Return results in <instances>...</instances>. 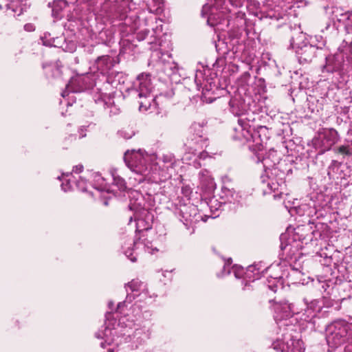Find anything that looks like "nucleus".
<instances>
[{"instance_id": "nucleus-23", "label": "nucleus", "mask_w": 352, "mask_h": 352, "mask_svg": "<svg viewBox=\"0 0 352 352\" xmlns=\"http://www.w3.org/2000/svg\"><path fill=\"white\" fill-rule=\"evenodd\" d=\"M111 316H112V314L110 312H108L106 314L107 321H108V322H105L106 327H105L104 332L103 333L104 336L102 337V338H105L106 340L104 342H102L100 343V346L102 348H104L106 346V344L110 345V344H111L110 342L107 341L108 340L107 337L109 336V335L112 334V329L115 328L114 324H115V323H116V319L111 318Z\"/></svg>"}, {"instance_id": "nucleus-37", "label": "nucleus", "mask_w": 352, "mask_h": 352, "mask_svg": "<svg viewBox=\"0 0 352 352\" xmlns=\"http://www.w3.org/2000/svg\"><path fill=\"white\" fill-rule=\"evenodd\" d=\"M232 271L234 274V276L236 278H239L241 276V274L243 273V269H241L239 267H237L236 265L233 266L232 268Z\"/></svg>"}, {"instance_id": "nucleus-36", "label": "nucleus", "mask_w": 352, "mask_h": 352, "mask_svg": "<svg viewBox=\"0 0 352 352\" xmlns=\"http://www.w3.org/2000/svg\"><path fill=\"white\" fill-rule=\"evenodd\" d=\"M300 272L298 270H297L294 268H292L291 270V272H289L287 276V278L289 279V281L292 282V283H296V281L292 278V276H296V275H300Z\"/></svg>"}, {"instance_id": "nucleus-55", "label": "nucleus", "mask_w": 352, "mask_h": 352, "mask_svg": "<svg viewBox=\"0 0 352 352\" xmlns=\"http://www.w3.org/2000/svg\"><path fill=\"white\" fill-rule=\"evenodd\" d=\"M206 180H207V182H208V184H210V183H212V179H211L210 177H207Z\"/></svg>"}, {"instance_id": "nucleus-28", "label": "nucleus", "mask_w": 352, "mask_h": 352, "mask_svg": "<svg viewBox=\"0 0 352 352\" xmlns=\"http://www.w3.org/2000/svg\"><path fill=\"white\" fill-rule=\"evenodd\" d=\"M111 175L113 181V184L118 187V190L124 191L126 188L124 179L118 175L116 171H112Z\"/></svg>"}, {"instance_id": "nucleus-9", "label": "nucleus", "mask_w": 352, "mask_h": 352, "mask_svg": "<svg viewBox=\"0 0 352 352\" xmlns=\"http://www.w3.org/2000/svg\"><path fill=\"white\" fill-rule=\"evenodd\" d=\"M261 162L266 175H277V173L281 171L280 169L282 164L279 162V157L274 149L269 151L267 155L263 157Z\"/></svg>"}, {"instance_id": "nucleus-8", "label": "nucleus", "mask_w": 352, "mask_h": 352, "mask_svg": "<svg viewBox=\"0 0 352 352\" xmlns=\"http://www.w3.org/2000/svg\"><path fill=\"white\" fill-rule=\"evenodd\" d=\"M289 341L285 342L282 340L277 339L272 344V347L277 352H305L303 342L299 339L290 338Z\"/></svg>"}, {"instance_id": "nucleus-6", "label": "nucleus", "mask_w": 352, "mask_h": 352, "mask_svg": "<svg viewBox=\"0 0 352 352\" xmlns=\"http://www.w3.org/2000/svg\"><path fill=\"white\" fill-rule=\"evenodd\" d=\"M285 173L283 171L277 173V175H272L271 174L261 175L263 183H267V186L270 191L276 192L274 197H280L283 194L285 184L284 182Z\"/></svg>"}, {"instance_id": "nucleus-35", "label": "nucleus", "mask_w": 352, "mask_h": 352, "mask_svg": "<svg viewBox=\"0 0 352 352\" xmlns=\"http://www.w3.org/2000/svg\"><path fill=\"white\" fill-rule=\"evenodd\" d=\"M345 28L347 33H352V14H350L346 19L345 23Z\"/></svg>"}, {"instance_id": "nucleus-22", "label": "nucleus", "mask_w": 352, "mask_h": 352, "mask_svg": "<svg viewBox=\"0 0 352 352\" xmlns=\"http://www.w3.org/2000/svg\"><path fill=\"white\" fill-rule=\"evenodd\" d=\"M6 6L7 9L11 10L12 12L17 13L18 16L26 11L28 8L26 0H10Z\"/></svg>"}, {"instance_id": "nucleus-30", "label": "nucleus", "mask_w": 352, "mask_h": 352, "mask_svg": "<svg viewBox=\"0 0 352 352\" xmlns=\"http://www.w3.org/2000/svg\"><path fill=\"white\" fill-rule=\"evenodd\" d=\"M58 47L62 48L65 52H73L76 50V45L73 41H69L68 43H66L64 38V40L60 41Z\"/></svg>"}, {"instance_id": "nucleus-18", "label": "nucleus", "mask_w": 352, "mask_h": 352, "mask_svg": "<svg viewBox=\"0 0 352 352\" xmlns=\"http://www.w3.org/2000/svg\"><path fill=\"white\" fill-rule=\"evenodd\" d=\"M140 245H143L144 250L150 254H153V251L157 250L156 248H153L152 243L146 239H143L142 241L140 240L133 241L134 248L131 250L128 248L127 250H124V253L126 256L132 262H135L137 261V254H135V250L139 248Z\"/></svg>"}, {"instance_id": "nucleus-19", "label": "nucleus", "mask_w": 352, "mask_h": 352, "mask_svg": "<svg viewBox=\"0 0 352 352\" xmlns=\"http://www.w3.org/2000/svg\"><path fill=\"white\" fill-rule=\"evenodd\" d=\"M238 125L234 127L236 135L234 138L239 140L250 141L252 138L250 126L248 121L242 119H237Z\"/></svg>"}, {"instance_id": "nucleus-44", "label": "nucleus", "mask_w": 352, "mask_h": 352, "mask_svg": "<svg viewBox=\"0 0 352 352\" xmlns=\"http://www.w3.org/2000/svg\"><path fill=\"white\" fill-rule=\"evenodd\" d=\"M231 4L235 7H240L242 6L243 0H230Z\"/></svg>"}, {"instance_id": "nucleus-21", "label": "nucleus", "mask_w": 352, "mask_h": 352, "mask_svg": "<svg viewBox=\"0 0 352 352\" xmlns=\"http://www.w3.org/2000/svg\"><path fill=\"white\" fill-rule=\"evenodd\" d=\"M97 69L101 73L108 72L113 66V59L108 55L98 56L96 60Z\"/></svg>"}, {"instance_id": "nucleus-63", "label": "nucleus", "mask_w": 352, "mask_h": 352, "mask_svg": "<svg viewBox=\"0 0 352 352\" xmlns=\"http://www.w3.org/2000/svg\"><path fill=\"white\" fill-rule=\"evenodd\" d=\"M96 337H97V338H100L101 336H100V335H99L98 333H96Z\"/></svg>"}, {"instance_id": "nucleus-47", "label": "nucleus", "mask_w": 352, "mask_h": 352, "mask_svg": "<svg viewBox=\"0 0 352 352\" xmlns=\"http://www.w3.org/2000/svg\"><path fill=\"white\" fill-rule=\"evenodd\" d=\"M210 7L207 4L204 5L201 10V15L205 17L207 14V12L208 11Z\"/></svg>"}, {"instance_id": "nucleus-56", "label": "nucleus", "mask_w": 352, "mask_h": 352, "mask_svg": "<svg viewBox=\"0 0 352 352\" xmlns=\"http://www.w3.org/2000/svg\"><path fill=\"white\" fill-rule=\"evenodd\" d=\"M188 159H189V158H188V157L187 156V155H185V156L183 157V160H188Z\"/></svg>"}, {"instance_id": "nucleus-64", "label": "nucleus", "mask_w": 352, "mask_h": 352, "mask_svg": "<svg viewBox=\"0 0 352 352\" xmlns=\"http://www.w3.org/2000/svg\"><path fill=\"white\" fill-rule=\"evenodd\" d=\"M201 166V164L199 163H197V167H199Z\"/></svg>"}, {"instance_id": "nucleus-53", "label": "nucleus", "mask_w": 352, "mask_h": 352, "mask_svg": "<svg viewBox=\"0 0 352 352\" xmlns=\"http://www.w3.org/2000/svg\"><path fill=\"white\" fill-rule=\"evenodd\" d=\"M205 173H206V174H208V172L206 170H204L201 171V172L199 173V175H201V176H204V175H205Z\"/></svg>"}, {"instance_id": "nucleus-51", "label": "nucleus", "mask_w": 352, "mask_h": 352, "mask_svg": "<svg viewBox=\"0 0 352 352\" xmlns=\"http://www.w3.org/2000/svg\"><path fill=\"white\" fill-rule=\"evenodd\" d=\"M280 248H281V250H287L288 248L290 249L291 247L288 245H286L285 247H283V245H281Z\"/></svg>"}, {"instance_id": "nucleus-31", "label": "nucleus", "mask_w": 352, "mask_h": 352, "mask_svg": "<svg viewBox=\"0 0 352 352\" xmlns=\"http://www.w3.org/2000/svg\"><path fill=\"white\" fill-rule=\"evenodd\" d=\"M139 294H135L131 292L128 290L126 299L123 302H120L118 304L117 308L120 309L122 305H124L126 303H131L133 302V300L135 299V296H138Z\"/></svg>"}, {"instance_id": "nucleus-58", "label": "nucleus", "mask_w": 352, "mask_h": 352, "mask_svg": "<svg viewBox=\"0 0 352 352\" xmlns=\"http://www.w3.org/2000/svg\"><path fill=\"white\" fill-rule=\"evenodd\" d=\"M111 306H113V302H109V308H111Z\"/></svg>"}, {"instance_id": "nucleus-2", "label": "nucleus", "mask_w": 352, "mask_h": 352, "mask_svg": "<svg viewBox=\"0 0 352 352\" xmlns=\"http://www.w3.org/2000/svg\"><path fill=\"white\" fill-rule=\"evenodd\" d=\"M135 92L140 99L139 101V109L141 111H146L151 109L155 99L151 95L152 83L149 74H141L137 77L135 82Z\"/></svg>"}, {"instance_id": "nucleus-15", "label": "nucleus", "mask_w": 352, "mask_h": 352, "mask_svg": "<svg viewBox=\"0 0 352 352\" xmlns=\"http://www.w3.org/2000/svg\"><path fill=\"white\" fill-rule=\"evenodd\" d=\"M210 74H206V72L204 73L202 71H197L195 76V82L197 85V89H202V91H209L216 87L213 78L210 77V72L207 70Z\"/></svg>"}, {"instance_id": "nucleus-50", "label": "nucleus", "mask_w": 352, "mask_h": 352, "mask_svg": "<svg viewBox=\"0 0 352 352\" xmlns=\"http://www.w3.org/2000/svg\"><path fill=\"white\" fill-rule=\"evenodd\" d=\"M232 103H233L232 101L230 102V111L232 112V113L238 115L239 113L237 112H235V111H234V107L232 105Z\"/></svg>"}, {"instance_id": "nucleus-11", "label": "nucleus", "mask_w": 352, "mask_h": 352, "mask_svg": "<svg viewBox=\"0 0 352 352\" xmlns=\"http://www.w3.org/2000/svg\"><path fill=\"white\" fill-rule=\"evenodd\" d=\"M134 219L137 232L147 231L152 227L153 216L144 208L135 212Z\"/></svg>"}, {"instance_id": "nucleus-10", "label": "nucleus", "mask_w": 352, "mask_h": 352, "mask_svg": "<svg viewBox=\"0 0 352 352\" xmlns=\"http://www.w3.org/2000/svg\"><path fill=\"white\" fill-rule=\"evenodd\" d=\"M220 198L221 199V206H226V204H230L229 208L231 210H236L240 204L241 196L233 188H230L223 186L221 188Z\"/></svg>"}, {"instance_id": "nucleus-4", "label": "nucleus", "mask_w": 352, "mask_h": 352, "mask_svg": "<svg viewBox=\"0 0 352 352\" xmlns=\"http://www.w3.org/2000/svg\"><path fill=\"white\" fill-rule=\"evenodd\" d=\"M352 326L344 320H338L326 327V340L329 346L337 347L344 343Z\"/></svg>"}, {"instance_id": "nucleus-40", "label": "nucleus", "mask_w": 352, "mask_h": 352, "mask_svg": "<svg viewBox=\"0 0 352 352\" xmlns=\"http://www.w3.org/2000/svg\"><path fill=\"white\" fill-rule=\"evenodd\" d=\"M62 189L67 192L72 189V184H71V180L68 179L66 183H62L61 184Z\"/></svg>"}, {"instance_id": "nucleus-52", "label": "nucleus", "mask_w": 352, "mask_h": 352, "mask_svg": "<svg viewBox=\"0 0 352 352\" xmlns=\"http://www.w3.org/2000/svg\"><path fill=\"white\" fill-rule=\"evenodd\" d=\"M137 38L138 40H143L144 38V36H141V34L139 33L138 35H137Z\"/></svg>"}, {"instance_id": "nucleus-39", "label": "nucleus", "mask_w": 352, "mask_h": 352, "mask_svg": "<svg viewBox=\"0 0 352 352\" xmlns=\"http://www.w3.org/2000/svg\"><path fill=\"white\" fill-rule=\"evenodd\" d=\"M58 4H60L61 6L63 5L64 6H66L67 3H66L65 1H60L53 8V9H52V14H53L54 16L56 15V18H59L58 13V8H57Z\"/></svg>"}, {"instance_id": "nucleus-12", "label": "nucleus", "mask_w": 352, "mask_h": 352, "mask_svg": "<svg viewBox=\"0 0 352 352\" xmlns=\"http://www.w3.org/2000/svg\"><path fill=\"white\" fill-rule=\"evenodd\" d=\"M94 100L97 104L101 105L105 110L109 109L108 113L110 116L119 114L120 108L115 104L113 99L110 95L98 93L94 95Z\"/></svg>"}, {"instance_id": "nucleus-62", "label": "nucleus", "mask_w": 352, "mask_h": 352, "mask_svg": "<svg viewBox=\"0 0 352 352\" xmlns=\"http://www.w3.org/2000/svg\"><path fill=\"white\" fill-rule=\"evenodd\" d=\"M245 76H250V74H249V73H248V72H245Z\"/></svg>"}, {"instance_id": "nucleus-29", "label": "nucleus", "mask_w": 352, "mask_h": 352, "mask_svg": "<svg viewBox=\"0 0 352 352\" xmlns=\"http://www.w3.org/2000/svg\"><path fill=\"white\" fill-rule=\"evenodd\" d=\"M160 160L162 161V162L164 163V166L167 169H168L169 168H173L175 163V157L171 154L163 155L162 157L160 158Z\"/></svg>"}, {"instance_id": "nucleus-26", "label": "nucleus", "mask_w": 352, "mask_h": 352, "mask_svg": "<svg viewBox=\"0 0 352 352\" xmlns=\"http://www.w3.org/2000/svg\"><path fill=\"white\" fill-rule=\"evenodd\" d=\"M324 137L329 142V148L338 142L340 139V135L338 131L334 129H329L325 133Z\"/></svg>"}, {"instance_id": "nucleus-33", "label": "nucleus", "mask_w": 352, "mask_h": 352, "mask_svg": "<svg viewBox=\"0 0 352 352\" xmlns=\"http://www.w3.org/2000/svg\"><path fill=\"white\" fill-rule=\"evenodd\" d=\"M334 151L336 153H339L348 156L352 155V153L350 151L349 146L345 145L340 146L339 147L335 148Z\"/></svg>"}, {"instance_id": "nucleus-14", "label": "nucleus", "mask_w": 352, "mask_h": 352, "mask_svg": "<svg viewBox=\"0 0 352 352\" xmlns=\"http://www.w3.org/2000/svg\"><path fill=\"white\" fill-rule=\"evenodd\" d=\"M91 87V82L87 76H77L71 78L66 89L71 92H82Z\"/></svg>"}, {"instance_id": "nucleus-5", "label": "nucleus", "mask_w": 352, "mask_h": 352, "mask_svg": "<svg viewBox=\"0 0 352 352\" xmlns=\"http://www.w3.org/2000/svg\"><path fill=\"white\" fill-rule=\"evenodd\" d=\"M290 47L295 50L298 61L301 64L311 62L315 56L317 50V48L314 45L307 43L300 45L296 42L294 38H292L290 40Z\"/></svg>"}, {"instance_id": "nucleus-1", "label": "nucleus", "mask_w": 352, "mask_h": 352, "mask_svg": "<svg viewBox=\"0 0 352 352\" xmlns=\"http://www.w3.org/2000/svg\"><path fill=\"white\" fill-rule=\"evenodd\" d=\"M124 160L131 171L143 175L148 179L156 181V177L153 175V167L149 162L150 156L144 151L140 149L127 151L124 153Z\"/></svg>"}, {"instance_id": "nucleus-41", "label": "nucleus", "mask_w": 352, "mask_h": 352, "mask_svg": "<svg viewBox=\"0 0 352 352\" xmlns=\"http://www.w3.org/2000/svg\"><path fill=\"white\" fill-rule=\"evenodd\" d=\"M232 263V258H229L227 261V263H225L223 269V274H230L231 272L230 268L228 266Z\"/></svg>"}, {"instance_id": "nucleus-43", "label": "nucleus", "mask_w": 352, "mask_h": 352, "mask_svg": "<svg viewBox=\"0 0 352 352\" xmlns=\"http://www.w3.org/2000/svg\"><path fill=\"white\" fill-rule=\"evenodd\" d=\"M165 97L168 98H172L175 95V92L173 89H170V90H168L167 91H165L162 94Z\"/></svg>"}, {"instance_id": "nucleus-38", "label": "nucleus", "mask_w": 352, "mask_h": 352, "mask_svg": "<svg viewBox=\"0 0 352 352\" xmlns=\"http://www.w3.org/2000/svg\"><path fill=\"white\" fill-rule=\"evenodd\" d=\"M280 276H276L273 278L274 282L272 284L268 285V287L273 292H276L278 285L274 283L279 281Z\"/></svg>"}, {"instance_id": "nucleus-60", "label": "nucleus", "mask_w": 352, "mask_h": 352, "mask_svg": "<svg viewBox=\"0 0 352 352\" xmlns=\"http://www.w3.org/2000/svg\"><path fill=\"white\" fill-rule=\"evenodd\" d=\"M144 34H145V35H147V34H148V30H146L145 32H144Z\"/></svg>"}, {"instance_id": "nucleus-3", "label": "nucleus", "mask_w": 352, "mask_h": 352, "mask_svg": "<svg viewBox=\"0 0 352 352\" xmlns=\"http://www.w3.org/2000/svg\"><path fill=\"white\" fill-rule=\"evenodd\" d=\"M209 145V139L205 131L204 126L200 123H193L188 131L184 143L186 151L194 155L200 149L206 148Z\"/></svg>"}, {"instance_id": "nucleus-27", "label": "nucleus", "mask_w": 352, "mask_h": 352, "mask_svg": "<svg viewBox=\"0 0 352 352\" xmlns=\"http://www.w3.org/2000/svg\"><path fill=\"white\" fill-rule=\"evenodd\" d=\"M147 7L151 12H158L162 10L164 0H144Z\"/></svg>"}, {"instance_id": "nucleus-25", "label": "nucleus", "mask_w": 352, "mask_h": 352, "mask_svg": "<svg viewBox=\"0 0 352 352\" xmlns=\"http://www.w3.org/2000/svg\"><path fill=\"white\" fill-rule=\"evenodd\" d=\"M146 285L144 282L139 279H133L131 282L125 285L126 292L129 289L131 293L139 292L140 291H144Z\"/></svg>"}, {"instance_id": "nucleus-7", "label": "nucleus", "mask_w": 352, "mask_h": 352, "mask_svg": "<svg viewBox=\"0 0 352 352\" xmlns=\"http://www.w3.org/2000/svg\"><path fill=\"white\" fill-rule=\"evenodd\" d=\"M197 211V207L194 205L184 206L179 209V219L187 229L193 228L195 224L202 219Z\"/></svg>"}, {"instance_id": "nucleus-34", "label": "nucleus", "mask_w": 352, "mask_h": 352, "mask_svg": "<svg viewBox=\"0 0 352 352\" xmlns=\"http://www.w3.org/2000/svg\"><path fill=\"white\" fill-rule=\"evenodd\" d=\"M76 187L78 190L81 191L87 190V182L84 179H80L76 182Z\"/></svg>"}, {"instance_id": "nucleus-17", "label": "nucleus", "mask_w": 352, "mask_h": 352, "mask_svg": "<svg viewBox=\"0 0 352 352\" xmlns=\"http://www.w3.org/2000/svg\"><path fill=\"white\" fill-rule=\"evenodd\" d=\"M334 58L337 62L336 67H340L346 59L349 60L352 58V41L349 44L344 40L338 49V52L334 54Z\"/></svg>"}, {"instance_id": "nucleus-24", "label": "nucleus", "mask_w": 352, "mask_h": 352, "mask_svg": "<svg viewBox=\"0 0 352 352\" xmlns=\"http://www.w3.org/2000/svg\"><path fill=\"white\" fill-rule=\"evenodd\" d=\"M41 40L43 45L48 47H58V44H60V41L64 40V37H52L51 34L49 32H45L43 35L41 37Z\"/></svg>"}, {"instance_id": "nucleus-49", "label": "nucleus", "mask_w": 352, "mask_h": 352, "mask_svg": "<svg viewBox=\"0 0 352 352\" xmlns=\"http://www.w3.org/2000/svg\"><path fill=\"white\" fill-rule=\"evenodd\" d=\"M85 52H87L88 54H92L94 52V46L93 45L85 46Z\"/></svg>"}, {"instance_id": "nucleus-48", "label": "nucleus", "mask_w": 352, "mask_h": 352, "mask_svg": "<svg viewBox=\"0 0 352 352\" xmlns=\"http://www.w3.org/2000/svg\"><path fill=\"white\" fill-rule=\"evenodd\" d=\"M248 270L251 271L252 272H254L255 271H256V274H260V272H261L260 268L259 267L256 268V265L249 266Z\"/></svg>"}, {"instance_id": "nucleus-16", "label": "nucleus", "mask_w": 352, "mask_h": 352, "mask_svg": "<svg viewBox=\"0 0 352 352\" xmlns=\"http://www.w3.org/2000/svg\"><path fill=\"white\" fill-rule=\"evenodd\" d=\"M274 318L277 321H282L292 316L296 312L294 306L287 302L277 303L274 305Z\"/></svg>"}, {"instance_id": "nucleus-54", "label": "nucleus", "mask_w": 352, "mask_h": 352, "mask_svg": "<svg viewBox=\"0 0 352 352\" xmlns=\"http://www.w3.org/2000/svg\"><path fill=\"white\" fill-rule=\"evenodd\" d=\"M68 94H67V91H63L61 95L63 98H65Z\"/></svg>"}, {"instance_id": "nucleus-20", "label": "nucleus", "mask_w": 352, "mask_h": 352, "mask_svg": "<svg viewBox=\"0 0 352 352\" xmlns=\"http://www.w3.org/2000/svg\"><path fill=\"white\" fill-rule=\"evenodd\" d=\"M114 13L109 15L112 20L123 21L127 17V13L130 11L129 0H122L119 3L113 4Z\"/></svg>"}, {"instance_id": "nucleus-45", "label": "nucleus", "mask_w": 352, "mask_h": 352, "mask_svg": "<svg viewBox=\"0 0 352 352\" xmlns=\"http://www.w3.org/2000/svg\"><path fill=\"white\" fill-rule=\"evenodd\" d=\"M208 157H209V155L206 151H203L200 152L199 154V158L201 160H205Z\"/></svg>"}, {"instance_id": "nucleus-42", "label": "nucleus", "mask_w": 352, "mask_h": 352, "mask_svg": "<svg viewBox=\"0 0 352 352\" xmlns=\"http://www.w3.org/2000/svg\"><path fill=\"white\" fill-rule=\"evenodd\" d=\"M24 30L27 32H33L35 30V26L32 23H27L24 25Z\"/></svg>"}, {"instance_id": "nucleus-61", "label": "nucleus", "mask_w": 352, "mask_h": 352, "mask_svg": "<svg viewBox=\"0 0 352 352\" xmlns=\"http://www.w3.org/2000/svg\"><path fill=\"white\" fill-rule=\"evenodd\" d=\"M132 220H133V217H131L130 219H129V223H131L132 221Z\"/></svg>"}, {"instance_id": "nucleus-59", "label": "nucleus", "mask_w": 352, "mask_h": 352, "mask_svg": "<svg viewBox=\"0 0 352 352\" xmlns=\"http://www.w3.org/2000/svg\"><path fill=\"white\" fill-rule=\"evenodd\" d=\"M336 163H337L336 160H332V162H331L332 164H336Z\"/></svg>"}, {"instance_id": "nucleus-46", "label": "nucleus", "mask_w": 352, "mask_h": 352, "mask_svg": "<svg viewBox=\"0 0 352 352\" xmlns=\"http://www.w3.org/2000/svg\"><path fill=\"white\" fill-rule=\"evenodd\" d=\"M83 170V166L81 164L77 165L73 168V171L76 173H81Z\"/></svg>"}, {"instance_id": "nucleus-13", "label": "nucleus", "mask_w": 352, "mask_h": 352, "mask_svg": "<svg viewBox=\"0 0 352 352\" xmlns=\"http://www.w3.org/2000/svg\"><path fill=\"white\" fill-rule=\"evenodd\" d=\"M320 299L311 300L310 302H306L307 309L305 313L307 315L305 320L311 322L314 318L327 317L329 311L328 310L322 311V305H321Z\"/></svg>"}, {"instance_id": "nucleus-32", "label": "nucleus", "mask_w": 352, "mask_h": 352, "mask_svg": "<svg viewBox=\"0 0 352 352\" xmlns=\"http://www.w3.org/2000/svg\"><path fill=\"white\" fill-rule=\"evenodd\" d=\"M320 301L322 302H320L321 305H322V311L328 310V309L332 307L333 305V300L327 297H322L320 299Z\"/></svg>"}, {"instance_id": "nucleus-57", "label": "nucleus", "mask_w": 352, "mask_h": 352, "mask_svg": "<svg viewBox=\"0 0 352 352\" xmlns=\"http://www.w3.org/2000/svg\"><path fill=\"white\" fill-rule=\"evenodd\" d=\"M108 352H116L113 349H109Z\"/></svg>"}]
</instances>
